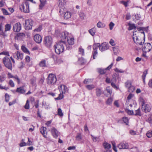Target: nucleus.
Wrapping results in <instances>:
<instances>
[{"label":"nucleus","mask_w":152,"mask_h":152,"mask_svg":"<svg viewBox=\"0 0 152 152\" xmlns=\"http://www.w3.org/2000/svg\"><path fill=\"white\" fill-rule=\"evenodd\" d=\"M54 48L55 52L58 54H59L64 50H70L71 47L68 45H66L64 41H61L54 45Z\"/></svg>","instance_id":"f257e3e1"},{"label":"nucleus","mask_w":152,"mask_h":152,"mask_svg":"<svg viewBox=\"0 0 152 152\" xmlns=\"http://www.w3.org/2000/svg\"><path fill=\"white\" fill-rule=\"evenodd\" d=\"M3 62L6 67L12 70V64L11 60L7 56L4 57L3 59Z\"/></svg>","instance_id":"f03ea898"},{"label":"nucleus","mask_w":152,"mask_h":152,"mask_svg":"<svg viewBox=\"0 0 152 152\" xmlns=\"http://www.w3.org/2000/svg\"><path fill=\"white\" fill-rule=\"evenodd\" d=\"M20 10L25 13H29V8L28 3L27 1L23 2L20 6Z\"/></svg>","instance_id":"7ed1b4c3"},{"label":"nucleus","mask_w":152,"mask_h":152,"mask_svg":"<svg viewBox=\"0 0 152 152\" xmlns=\"http://www.w3.org/2000/svg\"><path fill=\"white\" fill-rule=\"evenodd\" d=\"M57 81L56 76L53 74H49L48 77L47 83L49 84H54Z\"/></svg>","instance_id":"20e7f679"},{"label":"nucleus","mask_w":152,"mask_h":152,"mask_svg":"<svg viewBox=\"0 0 152 152\" xmlns=\"http://www.w3.org/2000/svg\"><path fill=\"white\" fill-rule=\"evenodd\" d=\"M113 64L112 63L109 65L107 67L105 68H99L97 69V71L101 75H103L105 74L107 72V70H110L113 66Z\"/></svg>","instance_id":"39448f33"},{"label":"nucleus","mask_w":152,"mask_h":152,"mask_svg":"<svg viewBox=\"0 0 152 152\" xmlns=\"http://www.w3.org/2000/svg\"><path fill=\"white\" fill-rule=\"evenodd\" d=\"M44 43L46 46L50 47L52 43V39L51 37L48 36L45 37Z\"/></svg>","instance_id":"423d86ee"},{"label":"nucleus","mask_w":152,"mask_h":152,"mask_svg":"<svg viewBox=\"0 0 152 152\" xmlns=\"http://www.w3.org/2000/svg\"><path fill=\"white\" fill-rule=\"evenodd\" d=\"M33 22V20L31 19H28L26 20L25 27L26 30H28L32 28Z\"/></svg>","instance_id":"0eeeda50"},{"label":"nucleus","mask_w":152,"mask_h":152,"mask_svg":"<svg viewBox=\"0 0 152 152\" xmlns=\"http://www.w3.org/2000/svg\"><path fill=\"white\" fill-rule=\"evenodd\" d=\"M137 31L134 32L133 35V39L134 42L137 44L142 45V42L140 41V39L138 37V35L136 34Z\"/></svg>","instance_id":"6e6552de"},{"label":"nucleus","mask_w":152,"mask_h":152,"mask_svg":"<svg viewBox=\"0 0 152 152\" xmlns=\"http://www.w3.org/2000/svg\"><path fill=\"white\" fill-rule=\"evenodd\" d=\"M142 111L145 113L149 112L151 110V106L150 105L145 104L143 102H142Z\"/></svg>","instance_id":"1a4fd4ad"},{"label":"nucleus","mask_w":152,"mask_h":152,"mask_svg":"<svg viewBox=\"0 0 152 152\" xmlns=\"http://www.w3.org/2000/svg\"><path fill=\"white\" fill-rule=\"evenodd\" d=\"M152 48V46L150 43H145L144 47L142 48L143 52L146 53L149 52Z\"/></svg>","instance_id":"9d476101"},{"label":"nucleus","mask_w":152,"mask_h":152,"mask_svg":"<svg viewBox=\"0 0 152 152\" xmlns=\"http://www.w3.org/2000/svg\"><path fill=\"white\" fill-rule=\"evenodd\" d=\"M66 3V2L65 0H59L58 5L60 8V12H61L62 13H64V8H65L64 6L65 4Z\"/></svg>","instance_id":"9b49d317"},{"label":"nucleus","mask_w":152,"mask_h":152,"mask_svg":"<svg viewBox=\"0 0 152 152\" xmlns=\"http://www.w3.org/2000/svg\"><path fill=\"white\" fill-rule=\"evenodd\" d=\"M117 147L120 149H126L129 148V145L128 143L125 142H123L118 144Z\"/></svg>","instance_id":"f8f14e48"},{"label":"nucleus","mask_w":152,"mask_h":152,"mask_svg":"<svg viewBox=\"0 0 152 152\" xmlns=\"http://www.w3.org/2000/svg\"><path fill=\"white\" fill-rule=\"evenodd\" d=\"M52 135L55 138H56L60 134V133L58 130L55 127H53L51 130Z\"/></svg>","instance_id":"ddd939ff"},{"label":"nucleus","mask_w":152,"mask_h":152,"mask_svg":"<svg viewBox=\"0 0 152 152\" xmlns=\"http://www.w3.org/2000/svg\"><path fill=\"white\" fill-rule=\"evenodd\" d=\"M109 48L108 44L106 42L102 43L101 45L99 44V50L101 51H105L108 49Z\"/></svg>","instance_id":"4468645a"},{"label":"nucleus","mask_w":152,"mask_h":152,"mask_svg":"<svg viewBox=\"0 0 152 152\" xmlns=\"http://www.w3.org/2000/svg\"><path fill=\"white\" fill-rule=\"evenodd\" d=\"M21 26L20 23H17L14 25L13 27V30L15 32H18L21 29Z\"/></svg>","instance_id":"2eb2a0df"},{"label":"nucleus","mask_w":152,"mask_h":152,"mask_svg":"<svg viewBox=\"0 0 152 152\" xmlns=\"http://www.w3.org/2000/svg\"><path fill=\"white\" fill-rule=\"evenodd\" d=\"M13 56L16 59L21 60L23 58V54L19 51H17L14 54Z\"/></svg>","instance_id":"dca6fc26"},{"label":"nucleus","mask_w":152,"mask_h":152,"mask_svg":"<svg viewBox=\"0 0 152 152\" xmlns=\"http://www.w3.org/2000/svg\"><path fill=\"white\" fill-rule=\"evenodd\" d=\"M60 93L62 94H65L66 91H67L68 89L66 86L64 85H61L59 88Z\"/></svg>","instance_id":"f3484780"},{"label":"nucleus","mask_w":152,"mask_h":152,"mask_svg":"<svg viewBox=\"0 0 152 152\" xmlns=\"http://www.w3.org/2000/svg\"><path fill=\"white\" fill-rule=\"evenodd\" d=\"M42 37L39 34H36L34 36V40L37 43H40L42 41Z\"/></svg>","instance_id":"a211bd4d"},{"label":"nucleus","mask_w":152,"mask_h":152,"mask_svg":"<svg viewBox=\"0 0 152 152\" xmlns=\"http://www.w3.org/2000/svg\"><path fill=\"white\" fill-rule=\"evenodd\" d=\"M16 92L20 94H24L26 92V90L24 89L23 86H21L17 88Z\"/></svg>","instance_id":"6ab92c4d"},{"label":"nucleus","mask_w":152,"mask_h":152,"mask_svg":"<svg viewBox=\"0 0 152 152\" xmlns=\"http://www.w3.org/2000/svg\"><path fill=\"white\" fill-rule=\"evenodd\" d=\"M39 1L40 4L39 6V9L40 10H42L46 4V0H39Z\"/></svg>","instance_id":"aec40b11"},{"label":"nucleus","mask_w":152,"mask_h":152,"mask_svg":"<svg viewBox=\"0 0 152 152\" xmlns=\"http://www.w3.org/2000/svg\"><path fill=\"white\" fill-rule=\"evenodd\" d=\"M40 130L41 133L43 135V136L45 137L46 138V135H45V133L46 132V128L42 126L40 128Z\"/></svg>","instance_id":"412c9836"},{"label":"nucleus","mask_w":152,"mask_h":152,"mask_svg":"<svg viewBox=\"0 0 152 152\" xmlns=\"http://www.w3.org/2000/svg\"><path fill=\"white\" fill-rule=\"evenodd\" d=\"M67 42L68 45L70 46L73 45L74 42V39L73 38L68 37L67 38ZM72 48V47H71Z\"/></svg>","instance_id":"4be33fe9"},{"label":"nucleus","mask_w":152,"mask_h":152,"mask_svg":"<svg viewBox=\"0 0 152 152\" xmlns=\"http://www.w3.org/2000/svg\"><path fill=\"white\" fill-rule=\"evenodd\" d=\"M116 81V78L114 77H113L111 79V85L114 88L117 89L118 87L115 84Z\"/></svg>","instance_id":"5701e85b"},{"label":"nucleus","mask_w":152,"mask_h":152,"mask_svg":"<svg viewBox=\"0 0 152 152\" xmlns=\"http://www.w3.org/2000/svg\"><path fill=\"white\" fill-rule=\"evenodd\" d=\"M68 35V33L66 31H64L61 33V39H66Z\"/></svg>","instance_id":"b1692460"},{"label":"nucleus","mask_w":152,"mask_h":152,"mask_svg":"<svg viewBox=\"0 0 152 152\" xmlns=\"http://www.w3.org/2000/svg\"><path fill=\"white\" fill-rule=\"evenodd\" d=\"M96 31V28L94 27L88 30L89 33L93 36L95 34Z\"/></svg>","instance_id":"393cba45"},{"label":"nucleus","mask_w":152,"mask_h":152,"mask_svg":"<svg viewBox=\"0 0 152 152\" xmlns=\"http://www.w3.org/2000/svg\"><path fill=\"white\" fill-rule=\"evenodd\" d=\"M71 16V13L69 12H66L64 14V18L65 19H68L70 18Z\"/></svg>","instance_id":"a878e982"},{"label":"nucleus","mask_w":152,"mask_h":152,"mask_svg":"<svg viewBox=\"0 0 152 152\" xmlns=\"http://www.w3.org/2000/svg\"><path fill=\"white\" fill-rule=\"evenodd\" d=\"M79 15L80 18L82 20H84L86 16V14L83 12H80Z\"/></svg>","instance_id":"bb28decb"},{"label":"nucleus","mask_w":152,"mask_h":152,"mask_svg":"<svg viewBox=\"0 0 152 152\" xmlns=\"http://www.w3.org/2000/svg\"><path fill=\"white\" fill-rule=\"evenodd\" d=\"M103 146L106 149H108L111 148L110 144L106 142H105L104 143Z\"/></svg>","instance_id":"cd10ccee"},{"label":"nucleus","mask_w":152,"mask_h":152,"mask_svg":"<svg viewBox=\"0 0 152 152\" xmlns=\"http://www.w3.org/2000/svg\"><path fill=\"white\" fill-rule=\"evenodd\" d=\"M5 32L10 31L11 28V26L10 24H7L5 25Z\"/></svg>","instance_id":"c85d7f7f"},{"label":"nucleus","mask_w":152,"mask_h":152,"mask_svg":"<svg viewBox=\"0 0 152 152\" xmlns=\"http://www.w3.org/2000/svg\"><path fill=\"white\" fill-rule=\"evenodd\" d=\"M128 25L129 26L128 28V30H131L133 29H134L136 28V27L134 24H131L130 23H129Z\"/></svg>","instance_id":"c756f323"},{"label":"nucleus","mask_w":152,"mask_h":152,"mask_svg":"<svg viewBox=\"0 0 152 152\" xmlns=\"http://www.w3.org/2000/svg\"><path fill=\"white\" fill-rule=\"evenodd\" d=\"M39 66L41 67H45L46 66V61L45 60H42L41 61L39 64Z\"/></svg>","instance_id":"7c9ffc66"},{"label":"nucleus","mask_w":152,"mask_h":152,"mask_svg":"<svg viewBox=\"0 0 152 152\" xmlns=\"http://www.w3.org/2000/svg\"><path fill=\"white\" fill-rule=\"evenodd\" d=\"M105 26V25L104 24L102 23L100 21L97 24V26L99 28L104 27Z\"/></svg>","instance_id":"2f4dec72"},{"label":"nucleus","mask_w":152,"mask_h":152,"mask_svg":"<svg viewBox=\"0 0 152 152\" xmlns=\"http://www.w3.org/2000/svg\"><path fill=\"white\" fill-rule=\"evenodd\" d=\"M86 88L88 90H91L95 88V86L93 85H88L86 86Z\"/></svg>","instance_id":"473e14b6"},{"label":"nucleus","mask_w":152,"mask_h":152,"mask_svg":"<svg viewBox=\"0 0 152 152\" xmlns=\"http://www.w3.org/2000/svg\"><path fill=\"white\" fill-rule=\"evenodd\" d=\"M93 50H97L98 48H99V43H94L93 45Z\"/></svg>","instance_id":"72a5a7b5"},{"label":"nucleus","mask_w":152,"mask_h":152,"mask_svg":"<svg viewBox=\"0 0 152 152\" xmlns=\"http://www.w3.org/2000/svg\"><path fill=\"white\" fill-rule=\"evenodd\" d=\"M76 139L80 141L82 139V135L80 133H77V135L76 136Z\"/></svg>","instance_id":"f704fd0d"},{"label":"nucleus","mask_w":152,"mask_h":152,"mask_svg":"<svg viewBox=\"0 0 152 152\" xmlns=\"http://www.w3.org/2000/svg\"><path fill=\"white\" fill-rule=\"evenodd\" d=\"M126 86L129 88V91H130L129 89L132 87L131 86V83L129 81H127L125 83Z\"/></svg>","instance_id":"c9c22d12"},{"label":"nucleus","mask_w":152,"mask_h":152,"mask_svg":"<svg viewBox=\"0 0 152 152\" xmlns=\"http://www.w3.org/2000/svg\"><path fill=\"white\" fill-rule=\"evenodd\" d=\"M91 137L92 139L93 140V141L94 142H99V137H94L93 135L91 134Z\"/></svg>","instance_id":"e433bc0d"},{"label":"nucleus","mask_w":152,"mask_h":152,"mask_svg":"<svg viewBox=\"0 0 152 152\" xmlns=\"http://www.w3.org/2000/svg\"><path fill=\"white\" fill-rule=\"evenodd\" d=\"M96 95L97 96H99L102 94L101 89L99 88H97L96 89Z\"/></svg>","instance_id":"4c0bfd02"},{"label":"nucleus","mask_w":152,"mask_h":152,"mask_svg":"<svg viewBox=\"0 0 152 152\" xmlns=\"http://www.w3.org/2000/svg\"><path fill=\"white\" fill-rule=\"evenodd\" d=\"M22 50L23 52L26 53H29V51L27 50V48L24 46H22L21 47Z\"/></svg>","instance_id":"58836bf2"},{"label":"nucleus","mask_w":152,"mask_h":152,"mask_svg":"<svg viewBox=\"0 0 152 152\" xmlns=\"http://www.w3.org/2000/svg\"><path fill=\"white\" fill-rule=\"evenodd\" d=\"M129 2V0H128L127 1H120V3L121 4H123L125 7H127L128 6Z\"/></svg>","instance_id":"ea45409f"},{"label":"nucleus","mask_w":152,"mask_h":152,"mask_svg":"<svg viewBox=\"0 0 152 152\" xmlns=\"http://www.w3.org/2000/svg\"><path fill=\"white\" fill-rule=\"evenodd\" d=\"M147 74V71L146 70L144 71L143 72V74L142 76V78L144 82H145V77Z\"/></svg>","instance_id":"a19ab883"},{"label":"nucleus","mask_w":152,"mask_h":152,"mask_svg":"<svg viewBox=\"0 0 152 152\" xmlns=\"http://www.w3.org/2000/svg\"><path fill=\"white\" fill-rule=\"evenodd\" d=\"M135 114H134L135 115H139V116H141V113L140 111V108H139L137 110H136L135 111Z\"/></svg>","instance_id":"79ce46f5"},{"label":"nucleus","mask_w":152,"mask_h":152,"mask_svg":"<svg viewBox=\"0 0 152 152\" xmlns=\"http://www.w3.org/2000/svg\"><path fill=\"white\" fill-rule=\"evenodd\" d=\"M58 114L60 116H62L63 115V113L60 108H58Z\"/></svg>","instance_id":"37998d69"},{"label":"nucleus","mask_w":152,"mask_h":152,"mask_svg":"<svg viewBox=\"0 0 152 152\" xmlns=\"http://www.w3.org/2000/svg\"><path fill=\"white\" fill-rule=\"evenodd\" d=\"M13 78H14V80L16 81L18 84H19L20 83V79L17 76L15 75L13 77Z\"/></svg>","instance_id":"c03bdc74"},{"label":"nucleus","mask_w":152,"mask_h":152,"mask_svg":"<svg viewBox=\"0 0 152 152\" xmlns=\"http://www.w3.org/2000/svg\"><path fill=\"white\" fill-rule=\"evenodd\" d=\"M125 110L127 113L129 115H134L133 110H129L128 109H126Z\"/></svg>","instance_id":"a18cd8bd"},{"label":"nucleus","mask_w":152,"mask_h":152,"mask_svg":"<svg viewBox=\"0 0 152 152\" xmlns=\"http://www.w3.org/2000/svg\"><path fill=\"white\" fill-rule=\"evenodd\" d=\"M63 94H62V93H60V94L58 96L57 98H56L55 99L59 100L62 99L64 97Z\"/></svg>","instance_id":"49530a36"},{"label":"nucleus","mask_w":152,"mask_h":152,"mask_svg":"<svg viewBox=\"0 0 152 152\" xmlns=\"http://www.w3.org/2000/svg\"><path fill=\"white\" fill-rule=\"evenodd\" d=\"M134 96L133 94H130L127 97L128 101H127L126 102V104H127L128 102H129V100L132 98Z\"/></svg>","instance_id":"de8ad7c7"},{"label":"nucleus","mask_w":152,"mask_h":152,"mask_svg":"<svg viewBox=\"0 0 152 152\" xmlns=\"http://www.w3.org/2000/svg\"><path fill=\"white\" fill-rule=\"evenodd\" d=\"M122 120L125 123L126 125H127L129 123V120L128 118L127 117H123Z\"/></svg>","instance_id":"09e8293b"},{"label":"nucleus","mask_w":152,"mask_h":152,"mask_svg":"<svg viewBox=\"0 0 152 152\" xmlns=\"http://www.w3.org/2000/svg\"><path fill=\"white\" fill-rule=\"evenodd\" d=\"M24 108L26 109H28L29 108V104L28 100H27L26 104L24 106Z\"/></svg>","instance_id":"8fccbe9b"},{"label":"nucleus","mask_w":152,"mask_h":152,"mask_svg":"<svg viewBox=\"0 0 152 152\" xmlns=\"http://www.w3.org/2000/svg\"><path fill=\"white\" fill-rule=\"evenodd\" d=\"M113 99L111 98H108L106 101V104H110L112 102Z\"/></svg>","instance_id":"3c124183"},{"label":"nucleus","mask_w":152,"mask_h":152,"mask_svg":"<svg viewBox=\"0 0 152 152\" xmlns=\"http://www.w3.org/2000/svg\"><path fill=\"white\" fill-rule=\"evenodd\" d=\"M42 29V26H39L38 28L35 29L34 30V31L40 32L41 31Z\"/></svg>","instance_id":"603ef678"},{"label":"nucleus","mask_w":152,"mask_h":152,"mask_svg":"<svg viewBox=\"0 0 152 152\" xmlns=\"http://www.w3.org/2000/svg\"><path fill=\"white\" fill-rule=\"evenodd\" d=\"M91 81V80L89 79H85L83 81V83L86 84H87L89 83H91L90 82Z\"/></svg>","instance_id":"864d4df0"},{"label":"nucleus","mask_w":152,"mask_h":152,"mask_svg":"<svg viewBox=\"0 0 152 152\" xmlns=\"http://www.w3.org/2000/svg\"><path fill=\"white\" fill-rule=\"evenodd\" d=\"M5 101L6 102H8L10 100V96L7 94H6L5 95Z\"/></svg>","instance_id":"5fc2aeb1"},{"label":"nucleus","mask_w":152,"mask_h":152,"mask_svg":"<svg viewBox=\"0 0 152 152\" xmlns=\"http://www.w3.org/2000/svg\"><path fill=\"white\" fill-rule=\"evenodd\" d=\"M93 58L94 59H95V58L96 55L97 54V50H93Z\"/></svg>","instance_id":"6e6d98bb"},{"label":"nucleus","mask_w":152,"mask_h":152,"mask_svg":"<svg viewBox=\"0 0 152 152\" xmlns=\"http://www.w3.org/2000/svg\"><path fill=\"white\" fill-rule=\"evenodd\" d=\"M0 89H4L5 90L7 91L9 89L8 87H6V86H2L0 84Z\"/></svg>","instance_id":"4d7b16f0"},{"label":"nucleus","mask_w":152,"mask_h":152,"mask_svg":"<svg viewBox=\"0 0 152 152\" xmlns=\"http://www.w3.org/2000/svg\"><path fill=\"white\" fill-rule=\"evenodd\" d=\"M114 26V24L112 22H110L109 25L110 29L111 30H112Z\"/></svg>","instance_id":"13d9d810"},{"label":"nucleus","mask_w":152,"mask_h":152,"mask_svg":"<svg viewBox=\"0 0 152 152\" xmlns=\"http://www.w3.org/2000/svg\"><path fill=\"white\" fill-rule=\"evenodd\" d=\"M114 70L115 72H118L123 73L124 71L121 69H119L117 68H116Z\"/></svg>","instance_id":"bf43d9fd"},{"label":"nucleus","mask_w":152,"mask_h":152,"mask_svg":"<svg viewBox=\"0 0 152 152\" xmlns=\"http://www.w3.org/2000/svg\"><path fill=\"white\" fill-rule=\"evenodd\" d=\"M2 25L1 23H0V32L1 33V34L4 35V33L3 32L2 29Z\"/></svg>","instance_id":"052dcab7"},{"label":"nucleus","mask_w":152,"mask_h":152,"mask_svg":"<svg viewBox=\"0 0 152 152\" xmlns=\"http://www.w3.org/2000/svg\"><path fill=\"white\" fill-rule=\"evenodd\" d=\"M148 138L152 137V131L146 134Z\"/></svg>","instance_id":"680f3d73"},{"label":"nucleus","mask_w":152,"mask_h":152,"mask_svg":"<svg viewBox=\"0 0 152 152\" xmlns=\"http://www.w3.org/2000/svg\"><path fill=\"white\" fill-rule=\"evenodd\" d=\"M63 62L61 58H57L56 63L58 64L61 63Z\"/></svg>","instance_id":"e2e57ef3"},{"label":"nucleus","mask_w":152,"mask_h":152,"mask_svg":"<svg viewBox=\"0 0 152 152\" xmlns=\"http://www.w3.org/2000/svg\"><path fill=\"white\" fill-rule=\"evenodd\" d=\"M36 82V79L35 78H32L30 80L31 83L33 85Z\"/></svg>","instance_id":"0e129e2a"},{"label":"nucleus","mask_w":152,"mask_h":152,"mask_svg":"<svg viewBox=\"0 0 152 152\" xmlns=\"http://www.w3.org/2000/svg\"><path fill=\"white\" fill-rule=\"evenodd\" d=\"M9 84L12 87H13L14 86V84L13 81L12 80H10L9 82Z\"/></svg>","instance_id":"69168bd1"},{"label":"nucleus","mask_w":152,"mask_h":152,"mask_svg":"<svg viewBox=\"0 0 152 152\" xmlns=\"http://www.w3.org/2000/svg\"><path fill=\"white\" fill-rule=\"evenodd\" d=\"M2 10L4 15H8L7 11L4 9H2Z\"/></svg>","instance_id":"338daca9"},{"label":"nucleus","mask_w":152,"mask_h":152,"mask_svg":"<svg viewBox=\"0 0 152 152\" xmlns=\"http://www.w3.org/2000/svg\"><path fill=\"white\" fill-rule=\"evenodd\" d=\"M129 133L132 135H134L136 134V132L133 130H130L129 131Z\"/></svg>","instance_id":"774afa93"}]
</instances>
